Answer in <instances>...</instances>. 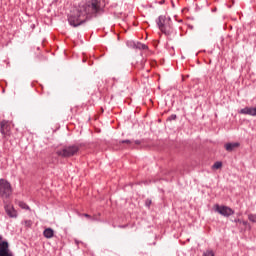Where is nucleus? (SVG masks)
<instances>
[{
	"mask_svg": "<svg viewBox=\"0 0 256 256\" xmlns=\"http://www.w3.org/2000/svg\"><path fill=\"white\" fill-rule=\"evenodd\" d=\"M103 11L101 0H86L68 16V23L71 27H81L87 21H91L93 17L101 15Z\"/></svg>",
	"mask_w": 256,
	"mask_h": 256,
	"instance_id": "obj_1",
	"label": "nucleus"
},
{
	"mask_svg": "<svg viewBox=\"0 0 256 256\" xmlns=\"http://www.w3.org/2000/svg\"><path fill=\"white\" fill-rule=\"evenodd\" d=\"M156 23L158 25V29H160L161 33L164 35H171L173 33V26L171 23V18L164 15H161L157 18Z\"/></svg>",
	"mask_w": 256,
	"mask_h": 256,
	"instance_id": "obj_2",
	"label": "nucleus"
},
{
	"mask_svg": "<svg viewBox=\"0 0 256 256\" xmlns=\"http://www.w3.org/2000/svg\"><path fill=\"white\" fill-rule=\"evenodd\" d=\"M81 146L79 144H72L64 146L62 149L56 151V155L59 157H73L76 153H79Z\"/></svg>",
	"mask_w": 256,
	"mask_h": 256,
	"instance_id": "obj_3",
	"label": "nucleus"
},
{
	"mask_svg": "<svg viewBox=\"0 0 256 256\" xmlns=\"http://www.w3.org/2000/svg\"><path fill=\"white\" fill-rule=\"evenodd\" d=\"M13 195V187L11 183L3 178L0 179V197L2 199H9Z\"/></svg>",
	"mask_w": 256,
	"mask_h": 256,
	"instance_id": "obj_4",
	"label": "nucleus"
},
{
	"mask_svg": "<svg viewBox=\"0 0 256 256\" xmlns=\"http://www.w3.org/2000/svg\"><path fill=\"white\" fill-rule=\"evenodd\" d=\"M214 211L216 213H219V215H222V217H231V215H235L234 209H232L229 206H223V205H219V204H216L214 206Z\"/></svg>",
	"mask_w": 256,
	"mask_h": 256,
	"instance_id": "obj_5",
	"label": "nucleus"
},
{
	"mask_svg": "<svg viewBox=\"0 0 256 256\" xmlns=\"http://www.w3.org/2000/svg\"><path fill=\"white\" fill-rule=\"evenodd\" d=\"M0 133L4 139H7V137L11 135V125H9V122H7V120H3L0 122Z\"/></svg>",
	"mask_w": 256,
	"mask_h": 256,
	"instance_id": "obj_6",
	"label": "nucleus"
},
{
	"mask_svg": "<svg viewBox=\"0 0 256 256\" xmlns=\"http://www.w3.org/2000/svg\"><path fill=\"white\" fill-rule=\"evenodd\" d=\"M5 213L10 217V219H17L18 213L17 210H15V207L12 204H7L4 206Z\"/></svg>",
	"mask_w": 256,
	"mask_h": 256,
	"instance_id": "obj_7",
	"label": "nucleus"
},
{
	"mask_svg": "<svg viewBox=\"0 0 256 256\" xmlns=\"http://www.w3.org/2000/svg\"><path fill=\"white\" fill-rule=\"evenodd\" d=\"M0 256H13V253L9 251V242H0Z\"/></svg>",
	"mask_w": 256,
	"mask_h": 256,
	"instance_id": "obj_8",
	"label": "nucleus"
},
{
	"mask_svg": "<svg viewBox=\"0 0 256 256\" xmlns=\"http://www.w3.org/2000/svg\"><path fill=\"white\" fill-rule=\"evenodd\" d=\"M238 113H240V115H250L251 117H256V107H245L242 108Z\"/></svg>",
	"mask_w": 256,
	"mask_h": 256,
	"instance_id": "obj_9",
	"label": "nucleus"
},
{
	"mask_svg": "<svg viewBox=\"0 0 256 256\" xmlns=\"http://www.w3.org/2000/svg\"><path fill=\"white\" fill-rule=\"evenodd\" d=\"M43 235L46 239H53V236L55 235V231H53L52 228H46L43 232Z\"/></svg>",
	"mask_w": 256,
	"mask_h": 256,
	"instance_id": "obj_10",
	"label": "nucleus"
},
{
	"mask_svg": "<svg viewBox=\"0 0 256 256\" xmlns=\"http://www.w3.org/2000/svg\"><path fill=\"white\" fill-rule=\"evenodd\" d=\"M239 143H227V144H225V149H226V151H228V152H230L231 153V151H234L235 149H237V147H239Z\"/></svg>",
	"mask_w": 256,
	"mask_h": 256,
	"instance_id": "obj_11",
	"label": "nucleus"
},
{
	"mask_svg": "<svg viewBox=\"0 0 256 256\" xmlns=\"http://www.w3.org/2000/svg\"><path fill=\"white\" fill-rule=\"evenodd\" d=\"M18 206L20 207V209H25L26 211H31V208L29 207V205H27V203H25L23 201H19Z\"/></svg>",
	"mask_w": 256,
	"mask_h": 256,
	"instance_id": "obj_12",
	"label": "nucleus"
},
{
	"mask_svg": "<svg viewBox=\"0 0 256 256\" xmlns=\"http://www.w3.org/2000/svg\"><path fill=\"white\" fill-rule=\"evenodd\" d=\"M135 47H136V49H140V50H142V51H145V50L148 49L147 45H145V44H143V43H141V42H137V43L135 44Z\"/></svg>",
	"mask_w": 256,
	"mask_h": 256,
	"instance_id": "obj_13",
	"label": "nucleus"
},
{
	"mask_svg": "<svg viewBox=\"0 0 256 256\" xmlns=\"http://www.w3.org/2000/svg\"><path fill=\"white\" fill-rule=\"evenodd\" d=\"M223 167V162L217 161L213 164L212 169H221Z\"/></svg>",
	"mask_w": 256,
	"mask_h": 256,
	"instance_id": "obj_14",
	"label": "nucleus"
},
{
	"mask_svg": "<svg viewBox=\"0 0 256 256\" xmlns=\"http://www.w3.org/2000/svg\"><path fill=\"white\" fill-rule=\"evenodd\" d=\"M248 219L251 223H256V214H249Z\"/></svg>",
	"mask_w": 256,
	"mask_h": 256,
	"instance_id": "obj_15",
	"label": "nucleus"
},
{
	"mask_svg": "<svg viewBox=\"0 0 256 256\" xmlns=\"http://www.w3.org/2000/svg\"><path fill=\"white\" fill-rule=\"evenodd\" d=\"M203 256H215V253H213V250H207L203 253Z\"/></svg>",
	"mask_w": 256,
	"mask_h": 256,
	"instance_id": "obj_16",
	"label": "nucleus"
},
{
	"mask_svg": "<svg viewBox=\"0 0 256 256\" xmlns=\"http://www.w3.org/2000/svg\"><path fill=\"white\" fill-rule=\"evenodd\" d=\"M175 119H177V115L176 114H172L168 117L167 121H175Z\"/></svg>",
	"mask_w": 256,
	"mask_h": 256,
	"instance_id": "obj_17",
	"label": "nucleus"
},
{
	"mask_svg": "<svg viewBox=\"0 0 256 256\" xmlns=\"http://www.w3.org/2000/svg\"><path fill=\"white\" fill-rule=\"evenodd\" d=\"M120 143H125L126 145H132L133 140H121Z\"/></svg>",
	"mask_w": 256,
	"mask_h": 256,
	"instance_id": "obj_18",
	"label": "nucleus"
},
{
	"mask_svg": "<svg viewBox=\"0 0 256 256\" xmlns=\"http://www.w3.org/2000/svg\"><path fill=\"white\" fill-rule=\"evenodd\" d=\"M151 199H146V201H145V205H146V207H151Z\"/></svg>",
	"mask_w": 256,
	"mask_h": 256,
	"instance_id": "obj_19",
	"label": "nucleus"
},
{
	"mask_svg": "<svg viewBox=\"0 0 256 256\" xmlns=\"http://www.w3.org/2000/svg\"><path fill=\"white\" fill-rule=\"evenodd\" d=\"M83 217H86V219H91L92 221H95V218L91 217L89 214H83Z\"/></svg>",
	"mask_w": 256,
	"mask_h": 256,
	"instance_id": "obj_20",
	"label": "nucleus"
},
{
	"mask_svg": "<svg viewBox=\"0 0 256 256\" xmlns=\"http://www.w3.org/2000/svg\"><path fill=\"white\" fill-rule=\"evenodd\" d=\"M133 143H134L135 145H141V141H140V140H135V141H133Z\"/></svg>",
	"mask_w": 256,
	"mask_h": 256,
	"instance_id": "obj_21",
	"label": "nucleus"
},
{
	"mask_svg": "<svg viewBox=\"0 0 256 256\" xmlns=\"http://www.w3.org/2000/svg\"><path fill=\"white\" fill-rule=\"evenodd\" d=\"M234 223H242L241 219H235Z\"/></svg>",
	"mask_w": 256,
	"mask_h": 256,
	"instance_id": "obj_22",
	"label": "nucleus"
},
{
	"mask_svg": "<svg viewBox=\"0 0 256 256\" xmlns=\"http://www.w3.org/2000/svg\"><path fill=\"white\" fill-rule=\"evenodd\" d=\"M127 226H128V225H120L119 228H120V229H125V228H127Z\"/></svg>",
	"mask_w": 256,
	"mask_h": 256,
	"instance_id": "obj_23",
	"label": "nucleus"
},
{
	"mask_svg": "<svg viewBox=\"0 0 256 256\" xmlns=\"http://www.w3.org/2000/svg\"><path fill=\"white\" fill-rule=\"evenodd\" d=\"M241 223H242V225H244L245 227H246V225H248V222H247V221H242Z\"/></svg>",
	"mask_w": 256,
	"mask_h": 256,
	"instance_id": "obj_24",
	"label": "nucleus"
},
{
	"mask_svg": "<svg viewBox=\"0 0 256 256\" xmlns=\"http://www.w3.org/2000/svg\"><path fill=\"white\" fill-rule=\"evenodd\" d=\"M0 241H3V236L2 235H0Z\"/></svg>",
	"mask_w": 256,
	"mask_h": 256,
	"instance_id": "obj_25",
	"label": "nucleus"
},
{
	"mask_svg": "<svg viewBox=\"0 0 256 256\" xmlns=\"http://www.w3.org/2000/svg\"><path fill=\"white\" fill-rule=\"evenodd\" d=\"M28 223H31V221H28Z\"/></svg>",
	"mask_w": 256,
	"mask_h": 256,
	"instance_id": "obj_26",
	"label": "nucleus"
}]
</instances>
